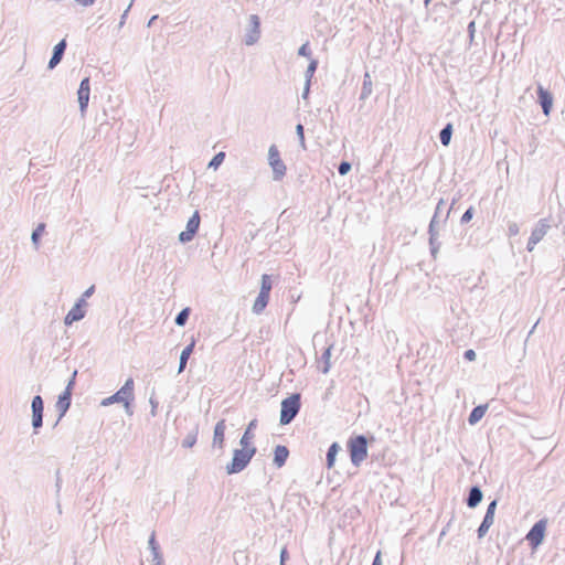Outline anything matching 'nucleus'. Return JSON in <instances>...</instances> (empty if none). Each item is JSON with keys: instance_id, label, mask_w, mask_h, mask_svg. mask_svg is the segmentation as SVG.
<instances>
[{"instance_id": "1", "label": "nucleus", "mask_w": 565, "mask_h": 565, "mask_svg": "<svg viewBox=\"0 0 565 565\" xmlns=\"http://www.w3.org/2000/svg\"><path fill=\"white\" fill-rule=\"evenodd\" d=\"M255 452L256 448L254 446H242V449H236L232 462L226 468L227 473L232 475L242 471L248 465Z\"/></svg>"}, {"instance_id": "2", "label": "nucleus", "mask_w": 565, "mask_h": 565, "mask_svg": "<svg viewBox=\"0 0 565 565\" xmlns=\"http://www.w3.org/2000/svg\"><path fill=\"white\" fill-rule=\"evenodd\" d=\"M300 409V395L292 394L281 402L280 424H289Z\"/></svg>"}, {"instance_id": "3", "label": "nucleus", "mask_w": 565, "mask_h": 565, "mask_svg": "<svg viewBox=\"0 0 565 565\" xmlns=\"http://www.w3.org/2000/svg\"><path fill=\"white\" fill-rule=\"evenodd\" d=\"M134 398V381L127 380L125 385L114 395L105 398L102 405L107 406L113 403H122L127 408L129 407L130 401Z\"/></svg>"}, {"instance_id": "4", "label": "nucleus", "mask_w": 565, "mask_h": 565, "mask_svg": "<svg viewBox=\"0 0 565 565\" xmlns=\"http://www.w3.org/2000/svg\"><path fill=\"white\" fill-rule=\"evenodd\" d=\"M268 161L274 172V179L281 180L286 174L287 168L281 160L279 150L276 146H270L268 150Z\"/></svg>"}, {"instance_id": "5", "label": "nucleus", "mask_w": 565, "mask_h": 565, "mask_svg": "<svg viewBox=\"0 0 565 565\" xmlns=\"http://www.w3.org/2000/svg\"><path fill=\"white\" fill-rule=\"evenodd\" d=\"M439 228H440L439 220H436V217H433L429 223V226H428V234H429L430 254L434 258H437V255H438L440 246H441V243L439 242Z\"/></svg>"}, {"instance_id": "6", "label": "nucleus", "mask_w": 565, "mask_h": 565, "mask_svg": "<svg viewBox=\"0 0 565 565\" xmlns=\"http://www.w3.org/2000/svg\"><path fill=\"white\" fill-rule=\"evenodd\" d=\"M550 228V224L546 220L542 218L539 221L536 226L531 233V236L527 242V250L532 252L537 243H540L543 237L546 235L547 231Z\"/></svg>"}, {"instance_id": "7", "label": "nucleus", "mask_w": 565, "mask_h": 565, "mask_svg": "<svg viewBox=\"0 0 565 565\" xmlns=\"http://www.w3.org/2000/svg\"><path fill=\"white\" fill-rule=\"evenodd\" d=\"M75 377H76V371L73 373L72 379L70 380L65 391L63 394L60 395L57 402H56V409L60 412L61 416H63L71 405V396L72 391L75 384Z\"/></svg>"}, {"instance_id": "8", "label": "nucleus", "mask_w": 565, "mask_h": 565, "mask_svg": "<svg viewBox=\"0 0 565 565\" xmlns=\"http://www.w3.org/2000/svg\"><path fill=\"white\" fill-rule=\"evenodd\" d=\"M546 521H537L526 534V540L533 547H537L544 540Z\"/></svg>"}, {"instance_id": "9", "label": "nucleus", "mask_w": 565, "mask_h": 565, "mask_svg": "<svg viewBox=\"0 0 565 565\" xmlns=\"http://www.w3.org/2000/svg\"><path fill=\"white\" fill-rule=\"evenodd\" d=\"M199 226L200 215L199 212H194V214L188 221L186 230L180 233L179 239L183 243L191 241L194 237L195 233L198 232Z\"/></svg>"}, {"instance_id": "10", "label": "nucleus", "mask_w": 565, "mask_h": 565, "mask_svg": "<svg viewBox=\"0 0 565 565\" xmlns=\"http://www.w3.org/2000/svg\"><path fill=\"white\" fill-rule=\"evenodd\" d=\"M89 94H90L89 77H85L81 82V85H79V88L77 92L79 108L83 114L86 111V108L88 106Z\"/></svg>"}, {"instance_id": "11", "label": "nucleus", "mask_w": 565, "mask_h": 565, "mask_svg": "<svg viewBox=\"0 0 565 565\" xmlns=\"http://www.w3.org/2000/svg\"><path fill=\"white\" fill-rule=\"evenodd\" d=\"M367 456V439L364 435H355V466Z\"/></svg>"}, {"instance_id": "12", "label": "nucleus", "mask_w": 565, "mask_h": 565, "mask_svg": "<svg viewBox=\"0 0 565 565\" xmlns=\"http://www.w3.org/2000/svg\"><path fill=\"white\" fill-rule=\"evenodd\" d=\"M537 96H539V103L542 107L543 114L545 116H548L552 110V106H553L552 94L548 90L544 89L541 85H539Z\"/></svg>"}, {"instance_id": "13", "label": "nucleus", "mask_w": 565, "mask_h": 565, "mask_svg": "<svg viewBox=\"0 0 565 565\" xmlns=\"http://www.w3.org/2000/svg\"><path fill=\"white\" fill-rule=\"evenodd\" d=\"M86 306V302L84 299H81L66 315L65 317V324L70 326L75 321H78L84 318L85 310L84 307Z\"/></svg>"}, {"instance_id": "14", "label": "nucleus", "mask_w": 565, "mask_h": 565, "mask_svg": "<svg viewBox=\"0 0 565 565\" xmlns=\"http://www.w3.org/2000/svg\"><path fill=\"white\" fill-rule=\"evenodd\" d=\"M32 412H33L32 424H33L34 428H39L42 426V418H43V399L39 395L34 396L32 399Z\"/></svg>"}, {"instance_id": "15", "label": "nucleus", "mask_w": 565, "mask_h": 565, "mask_svg": "<svg viewBox=\"0 0 565 565\" xmlns=\"http://www.w3.org/2000/svg\"><path fill=\"white\" fill-rule=\"evenodd\" d=\"M483 498V493L479 486H472L469 489L468 497L466 499V503L469 508L473 509L476 508Z\"/></svg>"}, {"instance_id": "16", "label": "nucleus", "mask_w": 565, "mask_h": 565, "mask_svg": "<svg viewBox=\"0 0 565 565\" xmlns=\"http://www.w3.org/2000/svg\"><path fill=\"white\" fill-rule=\"evenodd\" d=\"M225 429L226 425L224 419H221L220 422L216 423L214 428L213 443L214 445H217L218 448H223L224 446Z\"/></svg>"}, {"instance_id": "17", "label": "nucleus", "mask_w": 565, "mask_h": 565, "mask_svg": "<svg viewBox=\"0 0 565 565\" xmlns=\"http://www.w3.org/2000/svg\"><path fill=\"white\" fill-rule=\"evenodd\" d=\"M65 47H66L65 40H62L60 43H57L54 46L53 56L51 57V60L49 62L50 68H54L61 62L63 53L65 51Z\"/></svg>"}, {"instance_id": "18", "label": "nucleus", "mask_w": 565, "mask_h": 565, "mask_svg": "<svg viewBox=\"0 0 565 565\" xmlns=\"http://www.w3.org/2000/svg\"><path fill=\"white\" fill-rule=\"evenodd\" d=\"M288 456H289V450L287 449L286 446H281V445L277 446L274 451V463L278 468L282 467L286 463Z\"/></svg>"}, {"instance_id": "19", "label": "nucleus", "mask_w": 565, "mask_h": 565, "mask_svg": "<svg viewBox=\"0 0 565 565\" xmlns=\"http://www.w3.org/2000/svg\"><path fill=\"white\" fill-rule=\"evenodd\" d=\"M488 405H478L469 414L468 422L470 425L477 424L484 416Z\"/></svg>"}, {"instance_id": "20", "label": "nucleus", "mask_w": 565, "mask_h": 565, "mask_svg": "<svg viewBox=\"0 0 565 565\" xmlns=\"http://www.w3.org/2000/svg\"><path fill=\"white\" fill-rule=\"evenodd\" d=\"M493 522H494V514L486 512L483 520L477 531L479 539H482L488 533V531H489L490 526L493 524Z\"/></svg>"}, {"instance_id": "21", "label": "nucleus", "mask_w": 565, "mask_h": 565, "mask_svg": "<svg viewBox=\"0 0 565 565\" xmlns=\"http://www.w3.org/2000/svg\"><path fill=\"white\" fill-rule=\"evenodd\" d=\"M194 345L195 341L192 340L191 343L181 352L179 372H182L185 369L186 362L193 352Z\"/></svg>"}, {"instance_id": "22", "label": "nucleus", "mask_w": 565, "mask_h": 565, "mask_svg": "<svg viewBox=\"0 0 565 565\" xmlns=\"http://www.w3.org/2000/svg\"><path fill=\"white\" fill-rule=\"evenodd\" d=\"M268 300L269 295L259 291V295L253 305V311L255 313H260L266 308Z\"/></svg>"}, {"instance_id": "23", "label": "nucleus", "mask_w": 565, "mask_h": 565, "mask_svg": "<svg viewBox=\"0 0 565 565\" xmlns=\"http://www.w3.org/2000/svg\"><path fill=\"white\" fill-rule=\"evenodd\" d=\"M452 136V125L447 124L439 132V139L443 146H448L450 143Z\"/></svg>"}, {"instance_id": "24", "label": "nucleus", "mask_w": 565, "mask_h": 565, "mask_svg": "<svg viewBox=\"0 0 565 565\" xmlns=\"http://www.w3.org/2000/svg\"><path fill=\"white\" fill-rule=\"evenodd\" d=\"M256 426V420H252L249 424H248V427L247 429L245 430L242 439H241V445L242 446H253L252 445V440L254 438V434L252 433V429Z\"/></svg>"}, {"instance_id": "25", "label": "nucleus", "mask_w": 565, "mask_h": 565, "mask_svg": "<svg viewBox=\"0 0 565 565\" xmlns=\"http://www.w3.org/2000/svg\"><path fill=\"white\" fill-rule=\"evenodd\" d=\"M340 450V447L338 444H332L328 450L327 454V466L328 468H332L334 466L335 455Z\"/></svg>"}, {"instance_id": "26", "label": "nucleus", "mask_w": 565, "mask_h": 565, "mask_svg": "<svg viewBox=\"0 0 565 565\" xmlns=\"http://www.w3.org/2000/svg\"><path fill=\"white\" fill-rule=\"evenodd\" d=\"M371 92H372V82H371L370 75L366 73L364 76V82H363V87H362L360 98L361 99L366 98L371 94Z\"/></svg>"}, {"instance_id": "27", "label": "nucleus", "mask_w": 565, "mask_h": 565, "mask_svg": "<svg viewBox=\"0 0 565 565\" xmlns=\"http://www.w3.org/2000/svg\"><path fill=\"white\" fill-rule=\"evenodd\" d=\"M271 279H270V276L269 275H263L262 276V285H260V292H264V294H267L269 295L270 294V290H271Z\"/></svg>"}, {"instance_id": "28", "label": "nucleus", "mask_w": 565, "mask_h": 565, "mask_svg": "<svg viewBox=\"0 0 565 565\" xmlns=\"http://www.w3.org/2000/svg\"><path fill=\"white\" fill-rule=\"evenodd\" d=\"M224 158H225V153L224 152L216 153L213 157V159L210 161L209 167L213 168V169H217L222 164V162L224 161Z\"/></svg>"}, {"instance_id": "29", "label": "nucleus", "mask_w": 565, "mask_h": 565, "mask_svg": "<svg viewBox=\"0 0 565 565\" xmlns=\"http://www.w3.org/2000/svg\"><path fill=\"white\" fill-rule=\"evenodd\" d=\"M189 308L183 309L175 318V323L183 326L189 317Z\"/></svg>"}, {"instance_id": "30", "label": "nucleus", "mask_w": 565, "mask_h": 565, "mask_svg": "<svg viewBox=\"0 0 565 565\" xmlns=\"http://www.w3.org/2000/svg\"><path fill=\"white\" fill-rule=\"evenodd\" d=\"M44 228H45L44 224H39L38 227L34 230V232L32 233V241L34 242V244H38L41 234L44 232Z\"/></svg>"}, {"instance_id": "31", "label": "nucleus", "mask_w": 565, "mask_h": 565, "mask_svg": "<svg viewBox=\"0 0 565 565\" xmlns=\"http://www.w3.org/2000/svg\"><path fill=\"white\" fill-rule=\"evenodd\" d=\"M473 207L470 206L461 216V220H460V223L461 224H466L468 222L471 221V218L473 217Z\"/></svg>"}, {"instance_id": "32", "label": "nucleus", "mask_w": 565, "mask_h": 565, "mask_svg": "<svg viewBox=\"0 0 565 565\" xmlns=\"http://www.w3.org/2000/svg\"><path fill=\"white\" fill-rule=\"evenodd\" d=\"M519 225L515 222H510L508 225V233L510 236H515L519 234Z\"/></svg>"}, {"instance_id": "33", "label": "nucleus", "mask_w": 565, "mask_h": 565, "mask_svg": "<svg viewBox=\"0 0 565 565\" xmlns=\"http://www.w3.org/2000/svg\"><path fill=\"white\" fill-rule=\"evenodd\" d=\"M350 170H351L350 162L344 161L339 166V173L342 175L347 174Z\"/></svg>"}, {"instance_id": "34", "label": "nucleus", "mask_w": 565, "mask_h": 565, "mask_svg": "<svg viewBox=\"0 0 565 565\" xmlns=\"http://www.w3.org/2000/svg\"><path fill=\"white\" fill-rule=\"evenodd\" d=\"M445 204V201L444 199H440L437 203V206H436V210H435V213H434V216L433 217H436V220H438L439 217V214L441 212V207L444 206Z\"/></svg>"}, {"instance_id": "35", "label": "nucleus", "mask_w": 565, "mask_h": 565, "mask_svg": "<svg viewBox=\"0 0 565 565\" xmlns=\"http://www.w3.org/2000/svg\"><path fill=\"white\" fill-rule=\"evenodd\" d=\"M299 54L302 55V56H309L310 55V49H309V44L308 43H305L303 45H301V47L299 49Z\"/></svg>"}, {"instance_id": "36", "label": "nucleus", "mask_w": 565, "mask_h": 565, "mask_svg": "<svg viewBox=\"0 0 565 565\" xmlns=\"http://www.w3.org/2000/svg\"><path fill=\"white\" fill-rule=\"evenodd\" d=\"M497 505H498V501L497 500H493L491 501L489 504H488V508H487V513H491V514H495V509H497Z\"/></svg>"}, {"instance_id": "37", "label": "nucleus", "mask_w": 565, "mask_h": 565, "mask_svg": "<svg viewBox=\"0 0 565 565\" xmlns=\"http://www.w3.org/2000/svg\"><path fill=\"white\" fill-rule=\"evenodd\" d=\"M463 356L466 360L468 361H473L476 359V352L471 349L467 350L465 353H463Z\"/></svg>"}, {"instance_id": "38", "label": "nucleus", "mask_w": 565, "mask_h": 565, "mask_svg": "<svg viewBox=\"0 0 565 565\" xmlns=\"http://www.w3.org/2000/svg\"><path fill=\"white\" fill-rule=\"evenodd\" d=\"M297 134H298V136L300 138L301 143H303L305 142V136H303V127H302V125H298L297 126Z\"/></svg>"}, {"instance_id": "39", "label": "nucleus", "mask_w": 565, "mask_h": 565, "mask_svg": "<svg viewBox=\"0 0 565 565\" xmlns=\"http://www.w3.org/2000/svg\"><path fill=\"white\" fill-rule=\"evenodd\" d=\"M287 557H288L287 550L284 548L280 553V565H285Z\"/></svg>"}, {"instance_id": "40", "label": "nucleus", "mask_w": 565, "mask_h": 565, "mask_svg": "<svg viewBox=\"0 0 565 565\" xmlns=\"http://www.w3.org/2000/svg\"><path fill=\"white\" fill-rule=\"evenodd\" d=\"M372 565H382V561H381V552H377L374 559H373V563Z\"/></svg>"}, {"instance_id": "41", "label": "nucleus", "mask_w": 565, "mask_h": 565, "mask_svg": "<svg viewBox=\"0 0 565 565\" xmlns=\"http://www.w3.org/2000/svg\"><path fill=\"white\" fill-rule=\"evenodd\" d=\"M79 4L87 7L90 6L95 0H76Z\"/></svg>"}, {"instance_id": "42", "label": "nucleus", "mask_w": 565, "mask_h": 565, "mask_svg": "<svg viewBox=\"0 0 565 565\" xmlns=\"http://www.w3.org/2000/svg\"><path fill=\"white\" fill-rule=\"evenodd\" d=\"M347 445H348V448L351 451V456L353 457V439L352 438L349 439Z\"/></svg>"}, {"instance_id": "43", "label": "nucleus", "mask_w": 565, "mask_h": 565, "mask_svg": "<svg viewBox=\"0 0 565 565\" xmlns=\"http://www.w3.org/2000/svg\"><path fill=\"white\" fill-rule=\"evenodd\" d=\"M316 66H317V62H316V61H312V62L310 63V65H309V71H310V72H315Z\"/></svg>"}, {"instance_id": "44", "label": "nucleus", "mask_w": 565, "mask_h": 565, "mask_svg": "<svg viewBox=\"0 0 565 565\" xmlns=\"http://www.w3.org/2000/svg\"><path fill=\"white\" fill-rule=\"evenodd\" d=\"M468 29H469V32L472 34V32L475 30V22L473 21L469 23Z\"/></svg>"}, {"instance_id": "45", "label": "nucleus", "mask_w": 565, "mask_h": 565, "mask_svg": "<svg viewBox=\"0 0 565 565\" xmlns=\"http://www.w3.org/2000/svg\"><path fill=\"white\" fill-rule=\"evenodd\" d=\"M93 290H94V287H90L89 289H87L84 294V296L88 297L93 294Z\"/></svg>"}, {"instance_id": "46", "label": "nucleus", "mask_w": 565, "mask_h": 565, "mask_svg": "<svg viewBox=\"0 0 565 565\" xmlns=\"http://www.w3.org/2000/svg\"><path fill=\"white\" fill-rule=\"evenodd\" d=\"M454 204H455V200L452 201V203H451V205H450L449 210L447 211V213H446V217H445L444 222L448 218L449 213H450V211H451V209H452Z\"/></svg>"}, {"instance_id": "47", "label": "nucleus", "mask_w": 565, "mask_h": 565, "mask_svg": "<svg viewBox=\"0 0 565 565\" xmlns=\"http://www.w3.org/2000/svg\"><path fill=\"white\" fill-rule=\"evenodd\" d=\"M252 19H253L255 25H258V18L256 15H253Z\"/></svg>"}, {"instance_id": "48", "label": "nucleus", "mask_w": 565, "mask_h": 565, "mask_svg": "<svg viewBox=\"0 0 565 565\" xmlns=\"http://www.w3.org/2000/svg\"><path fill=\"white\" fill-rule=\"evenodd\" d=\"M194 443V439L191 441V440H188V446H192Z\"/></svg>"}, {"instance_id": "49", "label": "nucleus", "mask_w": 565, "mask_h": 565, "mask_svg": "<svg viewBox=\"0 0 565 565\" xmlns=\"http://www.w3.org/2000/svg\"><path fill=\"white\" fill-rule=\"evenodd\" d=\"M194 443V439L191 441V440H188V446H192Z\"/></svg>"}, {"instance_id": "50", "label": "nucleus", "mask_w": 565, "mask_h": 565, "mask_svg": "<svg viewBox=\"0 0 565 565\" xmlns=\"http://www.w3.org/2000/svg\"><path fill=\"white\" fill-rule=\"evenodd\" d=\"M430 1L431 0H424L425 6L427 7Z\"/></svg>"}]
</instances>
